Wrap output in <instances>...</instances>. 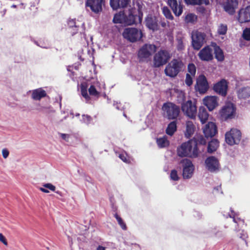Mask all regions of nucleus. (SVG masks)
<instances>
[{
    "mask_svg": "<svg viewBox=\"0 0 250 250\" xmlns=\"http://www.w3.org/2000/svg\"><path fill=\"white\" fill-rule=\"evenodd\" d=\"M176 48L178 51H182L185 49V46L183 42L184 37L182 36H177L176 38Z\"/></svg>",
    "mask_w": 250,
    "mask_h": 250,
    "instance_id": "nucleus-37",
    "label": "nucleus"
},
{
    "mask_svg": "<svg viewBox=\"0 0 250 250\" xmlns=\"http://www.w3.org/2000/svg\"><path fill=\"white\" fill-rule=\"evenodd\" d=\"M119 158L124 162H127V159L126 156L124 154H120L119 156Z\"/></svg>",
    "mask_w": 250,
    "mask_h": 250,
    "instance_id": "nucleus-55",
    "label": "nucleus"
},
{
    "mask_svg": "<svg viewBox=\"0 0 250 250\" xmlns=\"http://www.w3.org/2000/svg\"><path fill=\"white\" fill-rule=\"evenodd\" d=\"M214 53L215 54V58L218 61L222 62L224 61V53L219 46L216 45L214 47Z\"/></svg>",
    "mask_w": 250,
    "mask_h": 250,
    "instance_id": "nucleus-34",
    "label": "nucleus"
},
{
    "mask_svg": "<svg viewBox=\"0 0 250 250\" xmlns=\"http://www.w3.org/2000/svg\"><path fill=\"white\" fill-rule=\"evenodd\" d=\"M97 250H105V248L103 246H99L97 248Z\"/></svg>",
    "mask_w": 250,
    "mask_h": 250,
    "instance_id": "nucleus-56",
    "label": "nucleus"
},
{
    "mask_svg": "<svg viewBox=\"0 0 250 250\" xmlns=\"http://www.w3.org/2000/svg\"><path fill=\"white\" fill-rule=\"evenodd\" d=\"M163 109L166 112L169 120L177 119L180 112L179 106L171 102L165 103L163 106Z\"/></svg>",
    "mask_w": 250,
    "mask_h": 250,
    "instance_id": "nucleus-7",
    "label": "nucleus"
},
{
    "mask_svg": "<svg viewBox=\"0 0 250 250\" xmlns=\"http://www.w3.org/2000/svg\"><path fill=\"white\" fill-rule=\"evenodd\" d=\"M203 133L206 139L211 138L217 133V127L215 123L209 122L203 128Z\"/></svg>",
    "mask_w": 250,
    "mask_h": 250,
    "instance_id": "nucleus-16",
    "label": "nucleus"
},
{
    "mask_svg": "<svg viewBox=\"0 0 250 250\" xmlns=\"http://www.w3.org/2000/svg\"><path fill=\"white\" fill-rule=\"evenodd\" d=\"M181 163L183 164V176L184 178L188 179L192 177L194 169V166L191 161L188 159L181 160Z\"/></svg>",
    "mask_w": 250,
    "mask_h": 250,
    "instance_id": "nucleus-13",
    "label": "nucleus"
},
{
    "mask_svg": "<svg viewBox=\"0 0 250 250\" xmlns=\"http://www.w3.org/2000/svg\"><path fill=\"white\" fill-rule=\"evenodd\" d=\"M82 118L83 121L87 124L90 123L92 120V117L88 115H83Z\"/></svg>",
    "mask_w": 250,
    "mask_h": 250,
    "instance_id": "nucleus-50",
    "label": "nucleus"
},
{
    "mask_svg": "<svg viewBox=\"0 0 250 250\" xmlns=\"http://www.w3.org/2000/svg\"><path fill=\"white\" fill-rule=\"evenodd\" d=\"M114 217L116 219L119 225L120 226L121 228L124 230H126L127 229V227L122 218L119 215H118L117 213H115L114 214Z\"/></svg>",
    "mask_w": 250,
    "mask_h": 250,
    "instance_id": "nucleus-42",
    "label": "nucleus"
},
{
    "mask_svg": "<svg viewBox=\"0 0 250 250\" xmlns=\"http://www.w3.org/2000/svg\"><path fill=\"white\" fill-rule=\"evenodd\" d=\"M130 0H110V5L113 9L125 8L127 6Z\"/></svg>",
    "mask_w": 250,
    "mask_h": 250,
    "instance_id": "nucleus-24",
    "label": "nucleus"
},
{
    "mask_svg": "<svg viewBox=\"0 0 250 250\" xmlns=\"http://www.w3.org/2000/svg\"><path fill=\"white\" fill-rule=\"evenodd\" d=\"M59 134L63 140H65L67 142H69V140L70 137L69 134L61 133H59Z\"/></svg>",
    "mask_w": 250,
    "mask_h": 250,
    "instance_id": "nucleus-51",
    "label": "nucleus"
},
{
    "mask_svg": "<svg viewBox=\"0 0 250 250\" xmlns=\"http://www.w3.org/2000/svg\"><path fill=\"white\" fill-rule=\"evenodd\" d=\"M219 142L217 139H212L208 142V152L209 153L215 151L219 146Z\"/></svg>",
    "mask_w": 250,
    "mask_h": 250,
    "instance_id": "nucleus-30",
    "label": "nucleus"
},
{
    "mask_svg": "<svg viewBox=\"0 0 250 250\" xmlns=\"http://www.w3.org/2000/svg\"><path fill=\"white\" fill-rule=\"evenodd\" d=\"M208 84L206 77L204 75H200L196 80L195 89L201 94L205 93L208 89Z\"/></svg>",
    "mask_w": 250,
    "mask_h": 250,
    "instance_id": "nucleus-14",
    "label": "nucleus"
},
{
    "mask_svg": "<svg viewBox=\"0 0 250 250\" xmlns=\"http://www.w3.org/2000/svg\"><path fill=\"white\" fill-rule=\"evenodd\" d=\"M167 3L176 17L181 16L183 11V5L181 1L178 2L177 0H167Z\"/></svg>",
    "mask_w": 250,
    "mask_h": 250,
    "instance_id": "nucleus-15",
    "label": "nucleus"
},
{
    "mask_svg": "<svg viewBox=\"0 0 250 250\" xmlns=\"http://www.w3.org/2000/svg\"><path fill=\"white\" fill-rule=\"evenodd\" d=\"M198 117L203 124L205 123L208 120V114L204 107H200Z\"/></svg>",
    "mask_w": 250,
    "mask_h": 250,
    "instance_id": "nucleus-26",
    "label": "nucleus"
},
{
    "mask_svg": "<svg viewBox=\"0 0 250 250\" xmlns=\"http://www.w3.org/2000/svg\"><path fill=\"white\" fill-rule=\"evenodd\" d=\"M47 95L45 91L42 88L34 90L32 93V98L35 100H40Z\"/></svg>",
    "mask_w": 250,
    "mask_h": 250,
    "instance_id": "nucleus-25",
    "label": "nucleus"
},
{
    "mask_svg": "<svg viewBox=\"0 0 250 250\" xmlns=\"http://www.w3.org/2000/svg\"><path fill=\"white\" fill-rule=\"evenodd\" d=\"M44 188H40L39 189L43 192L44 193H49V191L48 189H46L48 188L51 191H55L56 189V187L55 186L53 185L50 183L45 184L43 185Z\"/></svg>",
    "mask_w": 250,
    "mask_h": 250,
    "instance_id": "nucleus-39",
    "label": "nucleus"
},
{
    "mask_svg": "<svg viewBox=\"0 0 250 250\" xmlns=\"http://www.w3.org/2000/svg\"><path fill=\"white\" fill-rule=\"evenodd\" d=\"M196 72V67L193 63H189L188 66V73L192 76H195Z\"/></svg>",
    "mask_w": 250,
    "mask_h": 250,
    "instance_id": "nucleus-43",
    "label": "nucleus"
},
{
    "mask_svg": "<svg viewBox=\"0 0 250 250\" xmlns=\"http://www.w3.org/2000/svg\"><path fill=\"white\" fill-rule=\"evenodd\" d=\"M197 10L199 13L203 14L205 13L206 9L205 7L201 6L197 8Z\"/></svg>",
    "mask_w": 250,
    "mask_h": 250,
    "instance_id": "nucleus-54",
    "label": "nucleus"
},
{
    "mask_svg": "<svg viewBox=\"0 0 250 250\" xmlns=\"http://www.w3.org/2000/svg\"><path fill=\"white\" fill-rule=\"evenodd\" d=\"M125 23L128 25H131L136 23V20L138 18L139 21H141V18L137 16V15H133L132 13L129 12L128 15H125Z\"/></svg>",
    "mask_w": 250,
    "mask_h": 250,
    "instance_id": "nucleus-29",
    "label": "nucleus"
},
{
    "mask_svg": "<svg viewBox=\"0 0 250 250\" xmlns=\"http://www.w3.org/2000/svg\"><path fill=\"white\" fill-rule=\"evenodd\" d=\"M238 2L237 0H227L224 6L225 10L230 15H233L235 9L237 8Z\"/></svg>",
    "mask_w": 250,
    "mask_h": 250,
    "instance_id": "nucleus-23",
    "label": "nucleus"
},
{
    "mask_svg": "<svg viewBox=\"0 0 250 250\" xmlns=\"http://www.w3.org/2000/svg\"><path fill=\"white\" fill-rule=\"evenodd\" d=\"M156 50V46L154 44H145L139 49L138 56L140 61H144L149 58Z\"/></svg>",
    "mask_w": 250,
    "mask_h": 250,
    "instance_id": "nucleus-10",
    "label": "nucleus"
},
{
    "mask_svg": "<svg viewBox=\"0 0 250 250\" xmlns=\"http://www.w3.org/2000/svg\"><path fill=\"white\" fill-rule=\"evenodd\" d=\"M68 32L73 36L79 32L82 33L84 30V24L79 21H76L75 20L70 19L67 21Z\"/></svg>",
    "mask_w": 250,
    "mask_h": 250,
    "instance_id": "nucleus-11",
    "label": "nucleus"
},
{
    "mask_svg": "<svg viewBox=\"0 0 250 250\" xmlns=\"http://www.w3.org/2000/svg\"><path fill=\"white\" fill-rule=\"evenodd\" d=\"M122 34L125 39L131 42L139 41L143 37L142 31L135 28H125Z\"/></svg>",
    "mask_w": 250,
    "mask_h": 250,
    "instance_id": "nucleus-5",
    "label": "nucleus"
},
{
    "mask_svg": "<svg viewBox=\"0 0 250 250\" xmlns=\"http://www.w3.org/2000/svg\"><path fill=\"white\" fill-rule=\"evenodd\" d=\"M161 25L162 27H165L166 26V23L165 21H162L161 22Z\"/></svg>",
    "mask_w": 250,
    "mask_h": 250,
    "instance_id": "nucleus-57",
    "label": "nucleus"
},
{
    "mask_svg": "<svg viewBox=\"0 0 250 250\" xmlns=\"http://www.w3.org/2000/svg\"><path fill=\"white\" fill-rule=\"evenodd\" d=\"M238 21L240 23L250 21V5L239 10L238 14Z\"/></svg>",
    "mask_w": 250,
    "mask_h": 250,
    "instance_id": "nucleus-20",
    "label": "nucleus"
},
{
    "mask_svg": "<svg viewBox=\"0 0 250 250\" xmlns=\"http://www.w3.org/2000/svg\"><path fill=\"white\" fill-rule=\"evenodd\" d=\"M176 130L177 122L176 121H174L170 122L168 125L166 132L167 135L172 136Z\"/></svg>",
    "mask_w": 250,
    "mask_h": 250,
    "instance_id": "nucleus-33",
    "label": "nucleus"
},
{
    "mask_svg": "<svg viewBox=\"0 0 250 250\" xmlns=\"http://www.w3.org/2000/svg\"><path fill=\"white\" fill-rule=\"evenodd\" d=\"M156 143L160 148H163L169 146V142L167 139V136L158 138L156 140Z\"/></svg>",
    "mask_w": 250,
    "mask_h": 250,
    "instance_id": "nucleus-35",
    "label": "nucleus"
},
{
    "mask_svg": "<svg viewBox=\"0 0 250 250\" xmlns=\"http://www.w3.org/2000/svg\"><path fill=\"white\" fill-rule=\"evenodd\" d=\"M162 13L167 19L170 21H172L174 19L170 10L167 6H164L162 8Z\"/></svg>",
    "mask_w": 250,
    "mask_h": 250,
    "instance_id": "nucleus-38",
    "label": "nucleus"
},
{
    "mask_svg": "<svg viewBox=\"0 0 250 250\" xmlns=\"http://www.w3.org/2000/svg\"><path fill=\"white\" fill-rule=\"evenodd\" d=\"M204 103L209 111L213 110L217 105V98L215 96H208L204 98Z\"/></svg>",
    "mask_w": 250,
    "mask_h": 250,
    "instance_id": "nucleus-22",
    "label": "nucleus"
},
{
    "mask_svg": "<svg viewBox=\"0 0 250 250\" xmlns=\"http://www.w3.org/2000/svg\"><path fill=\"white\" fill-rule=\"evenodd\" d=\"M146 25L148 28L154 31L159 29L158 20L155 16H148L146 19Z\"/></svg>",
    "mask_w": 250,
    "mask_h": 250,
    "instance_id": "nucleus-21",
    "label": "nucleus"
},
{
    "mask_svg": "<svg viewBox=\"0 0 250 250\" xmlns=\"http://www.w3.org/2000/svg\"><path fill=\"white\" fill-rule=\"evenodd\" d=\"M243 38L247 41H250V28H246L243 33Z\"/></svg>",
    "mask_w": 250,
    "mask_h": 250,
    "instance_id": "nucleus-47",
    "label": "nucleus"
},
{
    "mask_svg": "<svg viewBox=\"0 0 250 250\" xmlns=\"http://www.w3.org/2000/svg\"><path fill=\"white\" fill-rule=\"evenodd\" d=\"M236 112L235 105L231 103H227L219 111L220 119L222 121H227L234 118Z\"/></svg>",
    "mask_w": 250,
    "mask_h": 250,
    "instance_id": "nucleus-4",
    "label": "nucleus"
},
{
    "mask_svg": "<svg viewBox=\"0 0 250 250\" xmlns=\"http://www.w3.org/2000/svg\"><path fill=\"white\" fill-rule=\"evenodd\" d=\"M198 56L202 61H211L213 59V52L212 47L209 45L206 46L200 50Z\"/></svg>",
    "mask_w": 250,
    "mask_h": 250,
    "instance_id": "nucleus-12",
    "label": "nucleus"
},
{
    "mask_svg": "<svg viewBox=\"0 0 250 250\" xmlns=\"http://www.w3.org/2000/svg\"><path fill=\"white\" fill-rule=\"evenodd\" d=\"M184 63L179 59H174L166 66L164 71L165 74L170 78H174L182 71Z\"/></svg>",
    "mask_w": 250,
    "mask_h": 250,
    "instance_id": "nucleus-2",
    "label": "nucleus"
},
{
    "mask_svg": "<svg viewBox=\"0 0 250 250\" xmlns=\"http://www.w3.org/2000/svg\"><path fill=\"white\" fill-rule=\"evenodd\" d=\"M170 57V54L167 50H160L154 56V66L155 67H159L166 64Z\"/></svg>",
    "mask_w": 250,
    "mask_h": 250,
    "instance_id": "nucleus-8",
    "label": "nucleus"
},
{
    "mask_svg": "<svg viewBox=\"0 0 250 250\" xmlns=\"http://www.w3.org/2000/svg\"><path fill=\"white\" fill-rule=\"evenodd\" d=\"M103 0H87L85 6L89 7L94 13L97 14L102 10Z\"/></svg>",
    "mask_w": 250,
    "mask_h": 250,
    "instance_id": "nucleus-19",
    "label": "nucleus"
},
{
    "mask_svg": "<svg viewBox=\"0 0 250 250\" xmlns=\"http://www.w3.org/2000/svg\"><path fill=\"white\" fill-rule=\"evenodd\" d=\"M228 82L225 79L215 83L213 86V90L217 93L223 96H226L228 87Z\"/></svg>",
    "mask_w": 250,
    "mask_h": 250,
    "instance_id": "nucleus-18",
    "label": "nucleus"
},
{
    "mask_svg": "<svg viewBox=\"0 0 250 250\" xmlns=\"http://www.w3.org/2000/svg\"><path fill=\"white\" fill-rule=\"evenodd\" d=\"M228 31V26L226 24H220L217 29V33L220 35H225L226 34Z\"/></svg>",
    "mask_w": 250,
    "mask_h": 250,
    "instance_id": "nucleus-40",
    "label": "nucleus"
},
{
    "mask_svg": "<svg viewBox=\"0 0 250 250\" xmlns=\"http://www.w3.org/2000/svg\"><path fill=\"white\" fill-rule=\"evenodd\" d=\"M238 96L240 99H247L250 97V87L246 86L240 89L238 92Z\"/></svg>",
    "mask_w": 250,
    "mask_h": 250,
    "instance_id": "nucleus-28",
    "label": "nucleus"
},
{
    "mask_svg": "<svg viewBox=\"0 0 250 250\" xmlns=\"http://www.w3.org/2000/svg\"><path fill=\"white\" fill-rule=\"evenodd\" d=\"M81 88V94H82V96L86 100H89L90 99V97L87 94L86 86L83 84H82Z\"/></svg>",
    "mask_w": 250,
    "mask_h": 250,
    "instance_id": "nucleus-46",
    "label": "nucleus"
},
{
    "mask_svg": "<svg viewBox=\"0 0 250 250\" xmlns=\"http://www.w3.org/2000/svg\"><path fill=\"white\" fill-rule=\"evenodd\" d=\"M195 76H192V75H190L189 73H187L185 79V83L188 86H190L192 84L193 78Z\"/></svg>",
    "mask_w": 250,
    "mask_h": 250,
    "instance_id": "nucleus-45",
    "label": "nucleus"
},
{
    "mask_svg": "<svg viewBox=\"0 0 250 250\" xmlns=\"http://www.w3.org/2000/svg\"><path fill=\"white\" fill-rule=\"evenodd\" d=\"M241 131L236 128H232L229 131L226 132L225 134V140L226 143L230 146L238 144L241 139Z\"/></svg>",
    "mask_w": 250,
    "mask_h": 250,
    "instance_id": "nucleus-9",
    "label": "nucleus"
},
{
    "mask_svg": "<svg viewBox=\"0 0 250 250\" xmlns=\"http://www.w3.org/2000/svg\"><path fill=\"white\" fill-rule=\"evenodd\" d=\"M207 139L206 138L204 137L202 135L197 134L195 135L193 139H191V141H193L195 142L196 143V148L198 149L197 147L198 145H205L207 143Z\"/></svg>",
    "mask_w": 250,
    "mask_h": 250,
    "instance_id": "nucleus-32",
    "label": "nucleus"
},
{
    "mask_svg": "<svg viewBox=\"0 0 250 250\" xmlns=\"http://www.w3.org/2000/svg\"><path fill=\"white\" fill-rule=\"evenodd\" d=\"M206 167L208 170L214 172L219 168V163L218 159L214 156H209L205 160Z\"/></svg>",
    "mask_w": 250,
    "mask_h": 250,
    "instance_id": "nucleus-17",
    "label": "nucleus"
},
{
    "mask_svg": "<svg viewBox=\"0 0 250 250\" xmlns=\"http://www.w3.org/2000/svg\"><path fill=\"white\" fill-rule=\"evenodd\" d=\"M89 94L92 96L99 97L100 96V92H99L96 89L95 86L91 85L88 89Z\"/></svg>",
    "mask_w": 250,
    "mask_h": 250,
    "instance_id": "nucleus-44",
    "label": "nucleus"
},
{
    "mask_svg": "<svg viewBox=\"0 0 250 250\" xmlns=\"http://www.w3.org/2000/svg\"><path fill=\"white\" fill-rule=\"evenodd\" d=\"M195 126L192 121H188L186 122V130L185 136L187 138H190L194 133Z\"/></svg>",
    "mask_w": 250,
    "mask_h": 250,
    "instance_id": "nucleus-27",
    "label": "nucleus"
},
{
    "mask_svg": "<svg viewBox=\"0 0 250 250\" xmlns=\"http://www.w3.org/2000/svg\"><path fill=\"white\" fill-rule=\"evenodd\" d=\"M170 177L171 180L173 181H178L179 179L177 174V171L175 170H172L170 172Z\"/></svg>",
    "mask_w": 250,
    "mask_h": 250,
    "instance_id": "nucleus-48",
    "label": "nucleus"
},
{
    "mask_svg": "<svg viewBox=\"0 0 250 250\" xmlns=\"http://www.w3.org/2000/svg\"><path fill=\"white\" fill-rule=\"evenodd\" d=\"M125 15L123 12H119L116 14L113 18V22L115 23H125Z\"/></svg>",
    "mask_w": 250,
    "mask_h": 250,
    "instance_id": "nucleus-36",
    "label": "nucleus"
},
{
    "mask_svg": "<svg viewBox=\"0 0 250 250\" xmlns=\"http://www.w3.org/2000/svg\"><path fill=\"white\" fill-rule=\"evenodd\" d=\"M2 156L4 159L7 158L9 154V152L6 148H4L2 150Z\"/></svg>",
    "mask_w": 250,
    "mask_h": 250,
    "instance_id": "nucleus-52",
    "label": "nucleus"
},
{
    "mask_svg": "<svg viewBox=\"0 0 250 250\" xmlns=\"http://www.w3.org/2000/svg\"><path fill=\"white\" fill-rule=\"evenodd\" d=\"M181 109L184 115L190 119L195 118L197 114V106L196 103L189 100L184 101L181 104Z\"/></svg>",
    "mask_w": 250,
    "mask_h": 250,
    "instance_id": "nucleus-6",
    "label": "nucleus"
},
{
    "mask_svg": "<svg viewBox=\"0 0 250 250\" xmlns=\"http://www.w3.org/2000/svg\"><path fill=\"white\" fill-rule=\"evenodd\" d=\"M0 241L3 243L5 246L8 245L6 239L2 233H0Z\"/></svg>",
    "mask_w": 250,
    "mask_h": 250,
    "instance_id": "nucleus-53",
    "label": "nucleus"
},
{
    "mask_svg": "<svg viewBox=\"0 0 250 250\" xmlns=\"http://www.w3.org/2000/svg\"><path fill=\"white\" fill-rule=\"evenodd\" d=\"M231 214L229 215V216L230 218H233V221L234 222H235L236 223H239L240 221H242L243 222V220L240 219V218L236 217L235 213L233 210H231Z\"/></svg>",
    "mask_w": 250,
    "mask_h": 250,
    "instance_id": "nucleus-49",
    "label": "nucleus"
},
{
    "mask_svg": "<svg viewBox=\"0 0 250 250\" xmlns=\"http://www.w3.org/2000/svg\"><path fill=\"white\" fill-rule=\"evenodd\" d=\"M198 149L196 148V143L191 140L183 143L177 148V154L180 157L196 158L198 156Z\"/></svg>",
    "mask_w": 250,
    "mask_h": 250,
    "instance_id": "nucleus-1",
    "label": "nucleus"
},
{
    "mask_svg": "<svg viewBox=\"0 0 250 250\" xmlns=\"http://www.w3.org/2000/svg\"><path fill=\"white\" fill-rule=\"evenodd\" d=\"M197 20V17L194 14H188L185 17V21L187 23H194Z\"/></svg>",
    "mask_w": 250,
    "mask_h": 250,
    "instance_id": "nucleus-41",
    "label": "nucleus"
},
{
    "mask_svg": "<svg viewBox=\"0 0 250 250\" xmlns=\"http://www.w3.org/2000/svg\"><path fill=\"white\" fill-rule=\"evenodd\" d=\"M206 34L198 30L191 33V46L194 50H199L206 42Z\"/></svg>",
    "mask_w": 250,
    "mask_h": 250,
    "instance_id": "nucleus-3",
    "label": "nucleus"
},
{
    "mask_svg": "<svg viewBox=\"0 0 250 250\" xmlns=\"http://www.w3.org/2000/svg\"><path fill=\"white\" fill-rule=\"evenodd\" d=\"M184 1L188 5H201L202 4L208 5L209 4V0H184Z\"/></svg>",
    "mask_w": 250,
    "mask_h": 250,
    "instance_id": "nucleus-31",
    "label": "nucleus"
}]
</instances>
